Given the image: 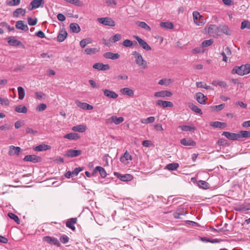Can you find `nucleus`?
Segmentation results:
<instances>
[{"label":"nucleus","instance_id":"aec40b11","mask_svg":"<svg viewBox=\"0 0 250 250\" xmlns=\"http://www.w3.org/2000/svg\"><path fill=\"white\" fill-rule=\"evenodd\" d=\"M173 82L174 80L173 79L164 78L160 80L158 82V84L161 85L168 86L173 83Z\"/></svg>","mask_w":250,"mask_h":250},{"label":"nucleus","instance_id":"69168bd1","mask_svg":"<svg viewBox=\"0 0 250 250\" xmlns=\"http://www.w3.org/2000/svg\"><path fill=\"white\" fill-rule=\"evenodd\" d=\"M65 1L78 6L80 5L81 2L79 0H65Z\"/></svg>","mask_w":250,"mask_h":250},{"label":"nucleus","instance_id":"f257e3e1","mask_svg":"<svg viewBox=\"0 0 250 250\" xmlns=\"http://www.w3.org/2000/svg\"><path fill=\"white\" fill-rule=\"evenodd\" d=\"M132 55L134 56L135 62L138 66H141L144 69L147 67V62L143 59L141 54L136 51H134L132 52Z\"/></svg>","mask_w":250,"mask_h":250},{"label":"nucleus","instance_id":"f8f14e48","mask_svg":"<svg viewBox=\"0 0 250 250\" xmlns=\"http://www.w3.org/2000/svg\"><path fill=\"white\" fill-rule=\"evenodd\" d=\"M93 68L98 70H107L109 69L110 66L109 64H104L102 63L98 62L95 63L93 65Z\"/></svg>","mask_w":250,"mask_h":250},{"label":"nucleus","instance_id":"de8ad7c7","mask_svg":"<svg viewBox=\"0 0 250 250\" xmlns=\"http://www.w3.org/2000/svg\"><path fill=\"white\" fill-rule=\"evenodd\" d=\"M90 43H91L90 39L89 38H87L82 40L80 42V44L82 48H84L87 44Z\"/></svg>","mask_w":250,"mask_h":250},{"label":"nucleus","instance_id":"774afa93","mask_svg":"<svg viewBox=\"0 0 250 250\" xmlns=\"http://www.w3.org/2000/svg\"><path fill=\"white\" fill-rule=\"evenodd\" d=\"M82 170H83V168H82L81 167H78L75 168L72 172L73 173V176H76Z\"/></svg>","mask_w":250,"mask_h":250},{"label":"nucleus","instance_id":"9d476101","mask_svg":"<svg viewBox=\"0 0 250 250\" xmlns=\"http://www.w3.org/2000/svg\"><path fill=\"white\" fill-rule=\"evenodd\" d=\"M21 151V147L19 146H9L8 155L10 156H12L14 155H18Z\"/></svg>","mask_w":250,"mask_h":250},{"label":"nucleus","instance_id":"a19ab883","mask_svg":"<svg viewBox=\"0 0 250 250\" xmlns=\"http://www.w3.org/2000/svg\"><path fill=\"white\" fill-rule=\"evenodd\" d=\"M96 169H98L100 173L101 176L102 178H105L106 176V172L105 169L102 167L97 166L96 167Z\"/></svg>","mask_w":250,"mask_h":250},{"label":"nucleus","instance_id":"c756f323","mask_svg":"<svg viewBox=\"0 0 250 250\" xmlns=\"http://www.w3.org/2000/svg\"><path fill=\"white\" fill-rule=\"evenodd\" d=\"M15 110L18 113H26L27 112V107L22 104L17 106Z\"/></svg>","mask_w":250,"mask_h":250},{"label":"nucleus","instance_id":"e433bc0d","mask_svg":"<svg viewBox=\"0 0 250 250\" xmlns=\"http://www.w3.org/2000/svg\"><path fill=\"white\" fill-rule=\"evenodd\" d=\"M179 164L177 163H170L166 166V168L169 170H175L179 167Z\"/></svg>","mask_w":250,"mask_h":250},{"label":"nucleus","instance_id":"5fc2aeb1","mask_svg":"<svg viewBox=\"0 0 250 250\" xmlns=\"http://www.w3.org/2000/svg\"><path fill=\"white\" fill-rule=\"evenodd\" d=\"M121 35L119 34H116L111 38V41L112 42H115L117 41H120L121 39Z\"/></svg>","mask_w":250,"mask_h":250},{"label":"nucleus","instance_id":"c03bdc74","mask_svg":"<svg viewBox=\"0 0 250 250\" xmlns=\"http://www.w3.org/2000/svg\"><path fill=\"white\" fill-rule=\"evenodd\" d=\"M155 121V117H149L146 119H144L141 120V123L143 124H147L148 123H152L154 122Z\"/></svg>","mask_w":250,"mask_h":250},{"label":"nucleus","instance_id":"c85d7f7f","mask_svg":"<svg viewBox=\"0 0 250 250\" xmlns=\"http://www.w3.org/2000/svg\"><path fill=\"white\" fill-rule=\"evenodd\" d=\"M25 9L22 8H18L13 12V15L14 17H18L20 15L24 16L25 15Z\"/></svg>","mask_w":250,"mask_h":250},{"label":"nucleus","instance_id":"e2e57ef3","mask_svg":"<svg viewBox=\"0 0 250 250\" xmlns=\"http://www.w3.org/2000/svg\"><path fill=\"white\" fill-rule=\"evenodd\" d=\"M12 127V126L10 125L5 124L4 125L0 126V129L1 130H7L10 129Z\"/></svg>","mask_w":250,"mask_h":250},{"label":"nucleus","instance_id":"bb28decb","mask_svg":"<svg viewBox=\"0 0 250 250\" xmlns=\"http://www.w3.org/2000/svg\"><path fill=\"white\" fill-rule=\"evenodd\" d=\"M71 31L73 33H78L81 31V28L78 24L72 23L69 26Z\"/></svg>","mask_w":250,"mask_h":250},{"label":"nucleus","instance_id":"cd10ccee","mask_svg":"<svg viewBox=\"0 0 250 250\" xmlns=\"http://www.w3.org/2000/svg\"><path fill=\"white\" fill-rule=\"evenodd\" d=\"M8 42L10 45L19 46L21 44V42L15 39L14 37H9Z\"/></svg>","mask_w":250,"mask_h":250},{"label":"nucleus","instance_id":"9b49d317","mask_svg":"<svg viewBox=\"0 0 250 250\" xmlns=\"http://www.w3.org/2000/svg\"><path fill=\"white\" fill-rule=\"evenodd\" d=\"M82 152L81 150L69 149L67 151L65 156L68 157H75L81 155Z\"/></svg>","mask_w":250,"mask_h":250},{"label":"nucleus","instance_id":"0eeeda50","mask_svg":"<svg viewBox=\"0 0 250 250\" xmlns=\"http://www.w3.org/2000/svg\"><path fill=\"white\" fill-rule=\"evenodd\" d=\"M222 135L225 136L228 139L233 141L237 140L240 139V136L238 133L225 131L222 133Z\"/></svg>","mask_w":250,"mask_h":250},{"label":"nucleus","instance_id":"6e6d98bb","mask_svg":"<svg viewBox=\"0 0 250 250\" xmlns=\"http://www.w3.org/2000/svg\"><path fill=\"white\" fill-rule=\"evenodd\" d=\"M121 94H133L132 90L129 88H124L120 89Z\"/></svg>","mask_w":250,"mask_h":250},{"label":"nucleus","instance_id":"412c9836","mask_svg":"<svg viewBox=\"0 0 250 250\" xmlns=\"http://www.w3.org/2000/svg\"><path fill=\"white\" fill-rule=\"evenodd\" d=\"M67 33L65 30H62L57 37V41L59 42H63L67 37Z\"/></svg>","mask_w":250,"mask_h":250},{"label":"nucleus","instance_id":"13d9d810","mask_svg":"<svg viewBox=\"0 0 250 250\" xmlns=\"http://www.w3.org/2000/svg\"><path fill=\"white\" fill-rule=\"evenodd\" d=\"M28 23L29 25H35L37 23V19H33L31 17H29L27 19Z\"/></svg>","mask_w":250,"mask_h":250},{"label":"nucleus","instance_id":"7ed1b4c3","mask_svg":"<svg viewBox=\"0 0 250 250\" xmlns=\"http://www.w3.org/2000/svg\"><path fill=\"white\" fill-rule=\"evenodd\" d=\"M133 38L137 40L140 46L144 49L146 51H150L151 50V47L147 44V43L139 36L134 35Z\"/></svg>","mask_w":250,"mask_h":250},{"label":"nucleus","instance_id":"1a4fd4ad","mask_svg":"<svg viewBox=\"0 0 250 250\" xmlns=\"http://www.w3.org/2000/svg\"><path fill=\"white\" fill-rule=\"evenodd\" d=\"M43 240L49 244H53L58 247L60 246V243L59 241L57 240V239L54 237H51L50 236H44L43 238Z\"/></svg>","mask_w":250,"mask_h":250},{"label":"nucleus","instance_id":"3c124183","mask_svg":"<svg viewBox=\"0 0 250 250\" xmlns=\"http://www.w3.org/2000/svg\"><path fill=\"white\" fill-rule=\"evenodd\" d=\"M201 240L203 242H210L212 243H218L219 240L218 239H210L207 237H201Z\"/></svg>","mask_w":250,"mask_h":250},{"label":"nucleus","instance_id":"39448f33","mask_svg":"<svg viewBox=\"0 0 250 250\" xmlns=\"http://www.w3.org/2000/svg\"><path fill=\"white\" fill-rule=\"evenodd\" d=\"M246 66L245 65H242L240 66H235L232 70V74H237L239 75H244L245 74H247L246 73Z\"/></svg>","mask_w":250,"mask_h":250},{"label":"nucleus","instance_id":"2eb2a0df","mask_svg":"<svg viewBox=\"0 0 250 250\" xmlns=\"http://www.w3.org/2000/svg\"><path fill=\"white\" fill-rule=\"evenodd\" d=\"M16 27L24 31H27L28 30V26L27 24H24V22L23 21H17L16 23Z\"/></svg>","mask_w":250,"mask_h":250},{"label":"nucleus","instance_id":"680f3d73","mask_svg":"<svg viewBox=\"0 0 250 250\" xmlns=\"http://www.w3.org/2000/svg\"><path fill=\"white\" fill-rule=\"evenodd\" d=\"M206 23V20L204 17L201 15H200V18L198 20V22L197 25L198 26H203Z\"/></svg>","mask_w":250,"mask_h":250},{"label":"nucleus","instance_id":"423d86ee","mask_svg":"<svg viewBox=\"0 0 250 250\" xmlns=\"http://www.w3.org/2000/svg\"><path fill=\"white\" fill-rule=\"evenodd\" d=\"M23 160L25 162L37 163L41 162L42 158L35 155H28L25 156Z\"/></svg>","mask_w":250,"mask_h":250},{"label":"nucleus","instance_id":"f3484780","mask_svg":"<svg viewBox=\"0 0 250 250\" xmlns=\"http://www.w3.org/2000/svg\"><path fill=\"white\" fill-rule=\"evenodd\" d=\"M104 57L106 59H109L113 60H116L120 57L118 53H113L111 52H107L104 54Z\"/></svg>","mask_w":250,"mask_h":250},{"label":"nucleus","instance_id":"a878e982","mask_svg":"<svg viewBox=\"0 0 250 250\" xmlns=\"http://www.w3.org/2000/svg\"><path fill=\"white\" fill-rule=\"evenodd\" d=\"M64 138L70 140H77L80 138V136L77 133H69L64 136Z\"/></svg>","mask_w":250,"mask_h":250},{"label":"nucleus","instance_id":"6e6552de","mask_svg":"<svg viewBox=\"0 0 250 250\" xmlns=\"http://www.w3.org/2000/svg\"><path fill=\"white\" fill-rule=\"evenodd\" d=\"M114 175L119 178L121 181H131L133 177L132 175L129 174H126L125 175H121L118 172H115Z\"/></svg>","mask_w":250,"mask_h":250},{"label":"nucleus","instance_id":"f03ea898","mask_svg":"<svg viewBox=\"0 0 250 250\" xmlns=\"http://www.w3.org/2000/svg\"><path fill=\"white\" fill-rule=\"evenodd\" d=\"M208 33L210 36L218 38L220 36L219 25H210L208 28Z\"/></svg>","mask_w":250,"mask_h":250},{"label":"nucleus","instance_id":"a211bd4d","mask_svg":"<svg viewBox=\"0 0 250 250\" xmlns=\"http://www.w3.org/2000/svg\"><path fill=\"white\" fill-rule=\"evenodd\" d=\"M220 33L222 32L227 36H230L231 35V31L229 29L228 26L224 24L219 25Z\"/></svg>","mask_w":250,"mask_h":250},{"label":"nucleus","instance_id":"dca6fc26","mask_svg":"<svg viewBox=\"0 0 250 250\" xmlns=\"http://www.w3.org/2000/svg\"><path fill=\"white\" fill-rule=\"evenodd\" d=\"M156 104L162 106L163 108H166L167 107H172L173 106V104L172 102L169 101H162V100H157L156 101Z\"/></svg>","mask_w":250,"mask_h":250},{"label":"nucleus","instance_id":"5701e85b","mask_svg":"<svg viewBox=\"0 0 250 250\" xmlns=\"http://www.w3.org/2000/svg\"><path fill=\"white\" fill-rule=\"evenodd\" d=\"M195 98L201 104H206V100L208 99L205 95H195Z\"/></svg>","mask_w":250,"mask_h":250},{"label":"nucleus","instance_id":"37998d69","mask_svg":"<svg viewBox=\"0 0 250 250\" xmlns=\"http://www.w3.org/2000/svg\"><path fill=\"white\" fill-rule=\"evenodd\" d=\"M198 185L200 188L204 189H208V184L205 181L200 180L198 182Z\"/></svg>","mask_w":250,"mask_h":250},{"label":"nucleus","instance_id":"603ef678","mask_svg":"<svg viewBox=\"0 0 250 250\" xmlns=\"http://www.w3.org/2000/svg\"><path fill=\"white\" fill-rule=\"evenodd\" d=\"M212 84L213 85L217 86L219 85L221 87H225L226 86V83L223 81H214L212 82Z\"/></svg>","mask_w":250,"mask_h":250},{"label":"nucleus","instance_id":"ea45409f","mask_svg":"<svg viewBox=\"0 0 250 250\" xmlns=\"http://www.w3.org/2000/svg\"><path fill=\"white\" fill-rule=\"evenodd\" d=\"M8 216H9V217L10 218L14 220L18 224H20V222H21L19 218V217H18V216L16 215V214H15L12 212H9L8 214Z\"/></svg>","mask_w":250,"mask_h":250},{"label":"nucleus","instance_id":"338daca9","mask_svg":"<svg viewBox=\"0 0 250 250\" xmlns=\"http://www.w3.org/2000/svg\"><path fill=\"white\" fill-rule=\"evenodd\" d=\"M38 133L37 131L31 128L27 127L26 129V134H36Z\"/></svg>","mask_w":250,"mask_h":250},{"label":"nucleus","instance_id":"473e14b6","mask_svg":"<svg viewBox=\"0 0 250 250\" xmlns=\"http://www.w3.org/2000/svg\"><path fill=\"white\" fill-rule=\"evenodd\" d=\"M136 24L139 27L147 30L150 31L151 28L145 22L137 21L136 22Z\"/></svg>","mask_w":250,"mask_h":250},{"label":"nucleus","instance_id":"4c0bfd02","mask_svg":"<svg viewBox=\"0 0 250 250\" xmlns=\"http://www.w3.org/2000/svg\"><path fill=\"white\" fill-rule=\"evenodd\" d=\"M99 51V49L97 48H86L84 50V52L88 55H93L96 54Z\"/></svg>","mask_w":250,"mask_h":250},{"label":"nucleus","instance_id":"58836bf2","mask_svg":"<svg viewBox=\"0 0 250 250\" xmlns=\"http://www.w3.org/2000/svg\"><path fill=\"white\" fill-rule=\"evenodd\" d=\"M160 26L166 29H172L173 28V25L172 23L170 22H161L160 23Z\"/></svg>","mask_w":250,"mask_h":250},{"label":"nucleus","instance_id":"20e7f679","mask_svg":"<svg viewBox=\"0 0 250 250\" xmlns=\"http://www.w3.org/2000/svg\"><path fill=\"white\" fill-rule=\"evenodd\" d=\"M98 21L101 23L109 26H114L115 22L110 18L105 17L98 18Z\"/></svg>","mask_w":250,"mask_h":250},{"label":"nucleus","instance_id":"052dcab7","mask_svg":"<svg viewBox=\"0 0 250 250\" xmlns=\"http://www.w3.org/2000/svg\"><path fill=\"white\" fill-rule=\"evenodd\" d=\"M69 238L66 235H63L60 237V241L63 244H66L69 241Z\"/></svg>","mask_w":250,"mask_h":250},{"label":"nucleus","instance_id":"4d7b16f0","mask_svg":"<svg viewBox=\"0 0 250 250\" xmlns=\"http://www.w3.org/2000/svg\"><path fill=\"white\" fill-rule=\"evenodd\" d=\"M132 44V42L128 39L125 40L122 43V45L125 47H131Z\"/></svg>","mask_w":250,"mask_h":250},{"label":"nucleus","instance_id":"393cba45","mask_svg":"<svg viewBox=\"0 0 250 250\" xmlns=\"http://www.w3.org/2000/svg\"><path fill=\"white\" fill-rule=\"evenodd\" d=\"M44 4V0H33L31 2V9L38 8L39 6Z\"/></svg>","mask_w":250,"mask_h":250},{"label":"nucleus","instance_id":"2f4dec72","mask_svg":"<svg viewBox=\"0 0 250 250\" xmlns=\"http://www.w3.org/2000/svg\"><path fill=\"white\" fill-rule=\"evenodd\" d=\"M110 119L116 125H119L124 121L123 117H117L116 116H112Z\"/></svg>","mask_w":250,"mask_h":250},{"label":"nucleus","instance_id":"09e8293b","mask_svg":"<svg viewBox=\"0 0 250 250\" xmlns=\"http://www.w3.org/2000/svg\"><path fill=\"white\" fill-rule=\"evenodd\" d=\"M192 14L194 22L197 25L198 20L199 18H200V14L197 11H194Z\"/></svg>","mask_w":250,"mask_h":250},{"label":"nucleus","instance_id":"8fccbe9b","mask_svg":"<svg viewBox=\"0 0 250 250\" xmlns=\"http://www.w3.org/2000/svg\"><path fill=\"white\" fill-rule=\"evenodd\" d=\"M245 28L250 29V21H244L242 22L241 29H244Z\"/></svg>","mask_w":250,"mask_h":250},{"label":"nucleus","instance_id":"0e129e2a","mask_svg":"<svg viewBox=\"0 0 250 250\" xmlns=\"http://www.w3.org/2000/svg\"><path fill=\"white\" fill-rule=\"evenodd\" d=\"M0 104L2 105H8L9 104V101L7 99L1 98L0 97Z\"/></svg>","mask_w":250,"mask_h":250},{"label":"nucleus","instance_id":"49530a36","mask_svg":"<svg viewBox=\"0 0 250 250\" xmlns=\"http://www.w3.org/2000/svg\"><path fill=\"white\" fill-rule=\"evenodd\" d=\"M213 42V40L212 39H209L208 40H205L202 42V46L203 47H207L209 46H210Z\"/></svg>","mask_w":250,"mask_h":250},{"label":"nucleus","instance_id":"4be33fe9","mask_svg":"<svg viewBox=\"0 0 250 250\" xmlns=\"http://www.w3.org/2000/svg\"><path fill=\"white\" fill-rule=\"evenodd\" d=\"M76 218H71L67 221L66 226L67 227L71 229L72 230H74L75 229V227H74V225L76 224Z\"/></svg>","mask_w":250,"mask_h":250},{"label":"nucleus","instance_id":"bf43d9fd","mask_svg":"<svg viewBox=\"0 0 250 250\" xmlns=\"http://www.w3.org/2000/svg\"><path fill=\"white\" fill-rule=\"evenodd\" d=\"M217 144L220 146H226L228 145L227 140L222 138L218 140Z\"/></svg>","mask_w":250,"mask_h":250},{"label":"nucleus","instance_id":"79ce46f5","mask_svg":"<svg viewBox=\"0 0 250 250\" xmlns=\"http://www.w3.org/2000/svg\"><path fill=\"white\" fill-rule=\"evenodd\" d=\"M238 134L240 136V138H248V137H250V131L242 130V131H240Z\"/></svg>","mask_w":250,"mask_h":250},{"label":"nucleus","instance_id":"7c9ffc66","mask_svg":"<svg viewBox=\"0 0 250 250\" xmlns=\"http://www.w3.org/2000/svg\"><path fill=\"white\" fill-rule=\"evenodd\" d=\"M188 106L193 111L195 112L196 113H199L200 114H202V110L200 108H198V107L193 104L191 103H188Z\"/></svg>","mask_w":250,"mask_h":250},{"label":"nucleus","instance_id":"ddd939ff","mask_svg":"<svg viewBox=\"0 0 250 250\" xmlns=\"http://www.w3.org/2000/svg\"><path fill=\"white\" fill-rule=\"evenodd\" d=\"M76 104L79 107L84 110H92L93 108V106L86 103H82L79 101L75 102Z\"/></svg>","mask_w":250,"mask_h":250},{"label":"nucleus","instance_id":"f704fd0d","mask_svg":"<svg viewBox=\"0 0 250 250\" xmlns=\"http://www.w3.org/2000/svg\"><path fill=\"white\" fill-rule=\"evenodd\" d=\"M50 148V146L47 145H41L37 146L34 148L35 151H41L42 150H46Z\"/></svg>","mask_w":250,"mask_h":250},{"label":"nucleus","instance_id":"72a5a7b5","mask_svg":"<svg viewBox=\"0 0 250 250\" xmlns=\"http://www.w3.org/2000/svg\"><path fill=\"white\" fill-rule=\"evenodd\" d=\"M132 157L127 151L124 153V155L121 157L120 161L122 163H125L127 160H132Z\"/></svg>","mask_w":250,"mask_h":250},{"label":"nucleus","instance_id":"864d4df0","mask_svg":"<svg viewBox=\"0 0 250 250\" xmlns=\"http://www.w3.org/2000/svg\"><path fill=\"white\" fill-rule=\"evenodd\" d=\"M46 107L47 106L45 104H41L37 106L36 109V111L41 112L45 110Z\"/></svg>","mask_w":250,"mask_h":250},{"label":"nucleus","instance_id":"4468645a","mask_svg":"<svg viewBox=\"0 0 250 250\" xmlns=\"http://www.w3.org/2000/svg\"><path fill=\"white\" fill-rule=\"evenodd\" d=\"M181 144L185 146H195L196 142L190 138H184L181 140Z\"/></svg>","mask_w":250,"mask_h":250},{"label":"nucleus","instance_id":"6ab92c4d","mask_svg":"<svg viewBox=\"0 0 250 250\" xmlns=\"http://www.w3.org/2000/svg\"><path fill=\"white\" fill-rule=\"evenodd\" d=\"M210 125L215 128H224L227 126L225 123L216 121L210 123Z\"/></svg>","mask_w":250,"mask_h":250},{"label":"nucleus","instance_id":"c9c22d12","mask_svg":"<svg viewBox=\"0 0 250 250\" xmlns=\"http://www.w3.org/2000/svg\"><path fill=\"white\" fill-rule=\"evenodd\" d=\"M182 130L184 131H194L196 130V128L193 126H189V125H180L179 126Z\"/></svg>","mask_w":250,"mask_h":250},{"label":"nucleus","instance_id":"b1692460","mask_svg":"<svg viewBox=\"0 0 250 250\" xmlns=\"http://www.w3.org/2000/svg\"><path fill=\"white\" fill-rule=\"evenodd\" d=\"M86 129V126L83 125H79L74 126L72 130L75 132H84Z\"/></svg>","mask_w":250,"mask_h":250},{"label":"nucleus","instance_id":"a18cd8bd","mask_svg":"<svg viewBox=\"0 0 250 250\" xmlns=\"http://www.w3.org/2000/svg\"><path fill=\"white\" fill-rule=\"evenodd\" d=\"M21 0H9L6 1V4L9 6H17L20 3Z\"/></svg>","mask_w":250,"mask_h":250}]
</instances>
